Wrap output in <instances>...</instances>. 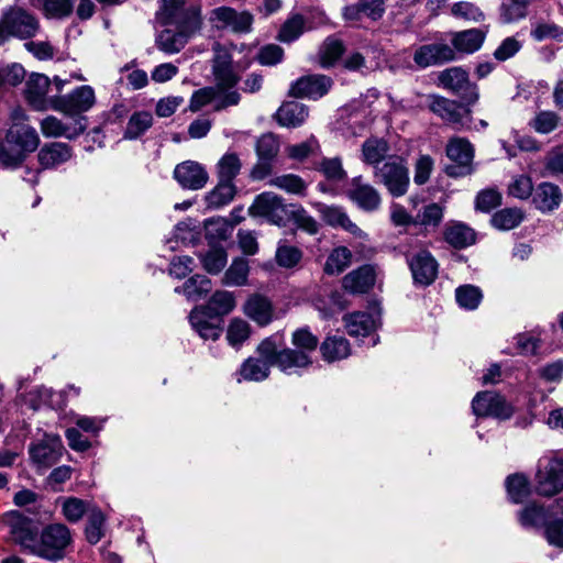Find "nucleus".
<instances>
[{
	"label": "nucleus",
	"mask_w": 563,
	"mask_h": 563,
	"mask_svg": "<svg viewBox=\"0 0 563 563\" xmlns=\"http://www.w3.org/2000/svg\"><path fill=\"white\" fill-rule=\"evenodd\" d=\"M320 351L327 362H335L347 357L351 353L349 341L342 335L325 338L321 343Z\"/></svg>",
	"instance_id": "nucleus-36"
},
{
	"label": "nucleus",
	"mask_w": 563,
	"mask_h": 563,
	"mask_svg": "<svg viewBox=\"0 0 563 563\" xmlns=\"http://www.w3.org/2000/svg\"><path fill=\"white\" fill-rule=\"evenodd\" d=\"M286 152L290 158L302 162L309 156L319 155L321 147L317 139L311 136L305 142L287 146Z\"/></svg>",
	"instance_id": "nucleus-54"
},
{
	"label": "nucleus",
	"mask_w": 563,
	"mask_h": 563,
	"mask_svg": "<svg viewBox=\"0 0 563 563\" xmlns=\"http://www.w3.org/2000/svg\"><path fill=\"white\" fill-rule=\"evenodd\" d=\"M523 220V212L518 208H505L497 211L490 219L492 224L498 229L508 231L518 227Z\"/></svg>",
	"instance_id": "nucleus-47"
},
{
	"label": "nucleus",
	"mask_w": 563,
	"mask_h": 563,
	"mask_svg": "<svg viewBox=\"0 0 563 563\" xmlns=\"http://www.w3.org/2000/svg\"><path fill=\"white\" fill-rule=\"evenodd\" d=\"M536 492L544 497L556 495L563 489V460L544 457L539 462L536 474Z\"/></svg>",
	"instance_id": "nucleus-8"
},
{
	"label": "nucleus",
	"mask_w": 563,
	"mask_h": 563,
	"mask_svg": "<svg viewBox=\"0 0 563 563\" xmlns=\"http://www.w3.org/2000/svg\"><path fill=\"white\" fill-rule=\"evenodd\" d=\"M429 109L455 130L471 129L472 111L466 104L441 96H430Z\"/></svg>",
	"instance_id": "nucleus-7"
},
{
	"label": "nucleus",
	"mask_w": 563,
	"mask_h": 563,
	"mask_svg": "<svg viewBox=\"0 0 563 563\" xmlns=\"http://www.w3.org/2000/svg\"><path fill=\"white\" fill-rule=\"evenodd\" d=\"M71 156V147L62 142L45 144L37 154L38 163L43 168H54L68 162Z\"/></svg>",
	"instance_id": "nucleus-28"
},
{
	"label": "nucleus",
	"mask_w": 563,
	"mask_h": 563,
	"mask_svg": "<svg viewBox=\"0 0 563 563\" xmlns=\"http://www.w3.org/2000/svg\"><path fill=\"white\" fill-rule=\"evenodd\" d=\"M375 279V268L371 265H364L344 276L343 287L350 292L363 294L374 286Z\"/></svg>",
	"instance_id": "nucleus-27"
},
{
	"label": "nucleus",
	"mask_w": 563,
	"mask_h": 563,
	"mask_svg": "<svg viewBox=\"0 0 563 563\" xmlns=\"http://www.w3.org/2000/svg\"><path fill=\"white\" fill-rule=\"evenodd\" d=\"M268 185L297 196H305L308 187L307 183L295 174L275 176L269 179Z\"/></svg>",
	"instance_id": "nucleus-40"
},
{
	"label": "nucleus",
	"mask_w": 563,
	"mask_h": 563,
	"mask_svg": "<svg viewBox=\"0 0 563 563\" xmlns=\"http://www.w3.org/2000/svg\"><path fill=\"white\" fill-rule=\"evenodd\" d=\"M349 198L364 211H375L382 203L379 192L369 184L363 183L362 177H354L347 190Z\"/></svg>",
	"instance_id": "nucleus-22"
},
{
	"label": "nucleus",
	"mask_w": 563,
	"mask_h": 563,
	"mask_svg": "<svg viewBox=\"0 0 563 563\" xmlns=\"http://www.w3.org/2000/svg\"><path fill=\"white\" fill-rule=\"evenodd\" d=\"M82 120L84 118L76 119L73 123L67 124L54 115H47L40 122V129L45 137L74 140L86 129Z\"/></svg>",
	"instance_id": "nucleus-23"
},
{
	"label": "nucleus",
	"mask_w": 563,
	"mask_h": 563,
	"mask_svg": "<svg viewBox=\"0 0 563 563\" xmlns=\"http://www.w3.org/2000/svg\"><path fill=\"white\" fill-rule=\"evenodd\" d=\"M104 516L99 509H91L88 514V522L85 530L89 543H98L104 534Z\"/></svg>",
	"instance_id": "nucleus-53"
},
{
	"label": "nucleus",
	"mask_w": 563,
	"mask_h": 563,
	"mask_svg": "<svg viewBox=\"0 0 563 563\" xmlns=\"http://www.w3.org/2000/svg\"><path fill=\"white\" fill-rule=\"evenodd\" d=\"M486 37V31L481 29H470L452 34L451 43L453 49L471 54L478 51Z\"/></svg>",
	"instance_id": "nucleus-30"
},
{
	"label": "nucleus",
	"mask_w": 563,
	"mask_h": 563,
	"mask_svg": "<svg viewBox=\"0 0 563 563\" xmlns=\"http://www.w3.org/2000/svg\"><path fill=\"white\" fill-rule=\"evenodd\" d=\"M343 44L341 41L329 37L320 49V63L323 67L332 66L342 55Z\"/></svg>",
	"instance_id": "nucleus-60"
},
{
	"label": "nucleus",
	"mask_w": 563,
	"mask_h": 563,
	"mask_svg": "<svg viewBox=\"0 0 563 563\" xmlns=\"http://www.w3.org/2000/svg\"><path fill=\"white\" fill-rule=\"evenodd\" d=\"M203 268L209 274L220 273L228 262V256L222 247L212 246L206 254L200 256Z\"/></svg>",
	"instance_id": "nucleus-56"
},
{
	"label": "nucleus",
	"mask_w": 563,
	"mask_h": 563,
	"mask_svg": "<svg viewBox=\"0 0 563 563\" xmlns=\"http://www.w3.org/2000/svg\"><path fill=\"white\" fill-rule=\"evenodd\" d=\"M282 345V338L278 334L266 338L257 346L258 358L268 363L271 366L276 365L286 374L297 373L298 369L311 365L312 361L306 353L296 352L291 349L279 351Z\"/></svg>",
	"instance_id": "nucleus-3"
},
{
	"label": "nucleus",
	"mask_w": 563,
	"mask_h": 563,
	"mask_svg": "<svg viewBox=\"0 0 563 563\" xmlns=\"http://www.w3.org/2000/svg\"><path fill=\"white\" fill-rule=\"evenodd\" d=\"M271 365L258 357L247 358L240 368L242 379L262 382L269 375Z\"/></svg>",
	"instance_id": "nucleus-44"
},
{
	"label": "nucleus",
	"mask_w": 563,
	"mask_h": 563,
	"mask_svg": "<svg viewBox=\"0 0 563 563\" xmlns=\"http://www.w3.org/2000/svg\"><path fill=\"white\" fill-rule=\"evenodd\" d=\"M3 522L10 528V533L18 544L30 552L36 537L32 521L20 511H9L3 516Z\"/></svg>",
	"instance_id": "nucleus-19"
},
{
	"label": "nucleus",
	"mask_w": 563,
	"mask_h": 563,
	"mask_svg": "<svg viewBox=\"0 0 563 563\" xmlns=\"http://www.w3.org/2000/svg\"><path fill=\"white\" fill-rule=\"evenodd\" d=\"M250 324L242 319H233L227 331V340L230 345L236 347L241 345L250 336Z\"/></svg>",
	"instance_id": "nucleus-58"
},
{
	"label": "nucleus",
	"mask_w": 563,
	"mask_h": 563,
	"mask_svg": "<svg viewBox=\"0 0 563 563\" xmlns=\"http://www.w3.org/2000/svg\"><path fill=\"white\" fill-rule=\"evenodd\" d=\"M438 80L439 86L459 96L467 106L474 104L479 98L477 87L468 80L467 73L461 67L440 71Z\"/></svg>",
	"instance_id": "nucleus-10"
},
{
	"label": "nucleus",
	"mask_w": 563,
	"mask_h": 563,
	"mask_svg": "<svg viewBox=\"0 0 563 563\" xmlns=\"http://www.w3.org/2000/svg\"><path fill=\"white\" fill-rule=\"evenodd\" d=\"M455 298L460 307L474 310L478 307L483 294L481 289L473 285H463L456 288Z\"/></svg>",
	"instance_id": "nucleus-55"
},
{
	"label": "nucleus",
	"mask_w": 563,
	"mask_h": 563,
	"mask_svg": "<svg viewBox=\"0 0 563 563\" xmlns=\"http://www.w3.org/2000/svg\"><path fill=\"white\" fill-rule=\"evenodd\" d=\"M212 312L205 307H196L189 314V321L192 329L203 340L216 341L221 335V328L218 322H214Z\"/></svg>",
	"instance_id": "nucleus-26"
},
{
	"label": "nucleus",
	"mask_w": 563,
	"mask_h": 563,
	"mask_svg": "<svg viewBox=\"0 0 563 563\" xmlns=\"http://www.w3.org/2000/svg\"><path fill=\"white\" fill-rule=\"evenodd\" d=\"M346 331L352 336L369 335L377 327V318L368 312H353L344 317Z\"/></svg>",
	"instance_id": "nucleus-31"
},
{
	"label": "nucleus",
	"mask_w": 563,
	"mask_h": 563,
	"mask_svg": "<svg viewBox=\"0 0 563 563\" xmlns=\"http://www.w3.org/2000/svg\"><path fill=\"white\" fill-rule=\"evenodd\" d=\"M451 13L472 22H482L485 20L484 12L476 4L467 1L456 2L451 8Z\"/></svg>",
	"instance_id": "nucleus-61"
},
{
	"label": "nucleus",
	"mask_w": 563,
	"mask_h": 563,
	"mask_svg": "<svg viewBox=\"0 0 563 563\" xmlns=\"http://www.w3.org/2000/svg\"><path fill=\"white\" fill-rule=\"evenodd\" d=\"M351 261V251L345 246H338L329 254L323 271L328 275H339L350 266Z\"/></svg>",
	"instance_id": "nucleus-42"
},
{
	"label": "nucleus",
	"mask_w": 563,
	"mask_h": 563,
	"mask_svg": "<svg viewBox=\"0 0 563 563\" xmlns=\"http://www.w3.org/2000/svg\"><path fill=\"white\" fill-rule=\"evenodd\" d=\"M234 307L235 298L233 292L227 290H218L211 296L208 305L205 308L218 317L230 313Z\"/></svg>",
	"instance_id": "nucleus-50"
},
{
	"label": "nucleus",
	"mask_w": 563,
	"mask_h": 563,
	"mask_svg": "<svg viewBox=\"0 0 563 563\" xmlns=\"http://www.w3.org/2000/svg\"><path fill=\"white\" fill-rule=\"evenodd\" d=\"M562 200V194L556 185L551 183L540 184L533 196V203L542 212H549L556 209Z\"/></svg>",
	"instance_id": "nucleus-32"
},
{
	"label": "nucleus",
	"mask_w": 563,
	"mask_h": 563,
	"mask_svg": "<svg viewBox=\"0 0 563 563\" xmlns=\"http://www.w3.org/2000/svg\"><path fill=\"white\" fill-rule=\"evenodd\" d=\"M174 177L183 188L190 190L203 188L209 179L206 168L195 161L178 164L175 167Z\"/></svg>",
	"instance_id": "nucleus-21"
},
{
	"label": "nucleus",
	"mask_w": 563,
	"mask_h": 563,
	"mask_svg": "<svg viewBox=\"0 0 563 563\" xmlns=\"http://www.w3.org/2000/svg\"><path fill=\"white\" fill-rule=\"evenodd\" d=\"M96 103L95 90L91 86L85 85L75 88L67 95L54 96L52 110L65 115L80 119L81 114L89 111Z\"/></svg>",
	"instance_id": "nucleus-6"
},
{
	"label": "nucleus",
	"mask_w": 563,
	"mask_h": 563,
	"mask_svg": "<svg viewBox=\"0 0 563 563\" xmlns=\"http://www.w3.org/2000/svg\"><path fill=\"white\" fill-rule=\"evenodd\" d=\"M446 155L451 161L456 163L455 166L448 168V173L450 175L464 176L471 173L474 148L466 139H452L446 146Z\"/></svg>",
	"instance_id": "nucleus-17"
},
{
	"label": "nucleus",
	"mask_w": 563,
	"mask_h": 563,
	"mask_svg": "<svg viewBox=\"0 0 563 563\" xmlns=\"http://www.w3.org/2000/svg\"><path fill=\"white\" fill-rule=\"evenodd\" d=\"M48 18H64L71 13L74 0H33Z\"/></svg>",
	"instance_id": "nucleus-52"
},
{
	"label": "nucleus",
	"mask_w": 563,
	"mask_h": 563,
	"mask_svg": "<svg viewBox=\"0 0 563 563\" xmlns=\"http://www.w3.org/2000/svg\"><path fill=\"white\" fill-rule=\"evenodd\" d=\"M313 207L329 225L341 227L351 233H356L360 231L357 225L350 220L342 208L335 206H327L321 202L313 203Z\"/></svg>",
	"instance_id": "nucleus-33"
},
{
	"label": "nucleus",
	"mask_w": 563,
	"mask_h": 563,
	"mask_svg": "<svg viewBox=\"0 0 563 563\" xmlns=\"http://www.w3.org/2000/svg\"><path fill=\"white\" fill-rule=\"evenodd\" d=\"M235 192L233 183L219 179L218 185L206 197L207 205L214 209L221 208L232 201Z\"/></svg>",
	"instance_id": "nucleus-41"
},
{
	"label": "nucleus",
	"mask_w": 563,
	"mask_h": 563,
	"mask_svg": "<svg viewBox=\"0 0 563 563\" xmlns=\"http://www.w3.org/2000/svg\"><path fill=\"white\" fill-rule=\"evenodd\" d=\"M51 87V80L43 74H32L26 82L24 96L27 103L37 111L52 109L53 97L48 98L47 93Z\"/></svg>",
	"instance_id": "nucleus-18"
},
{
	"label": "nucleus",
	"mask_w": 563,
	"mask_h": 563,
	"mask_svg": "<svg viewBox=\"0 0 563 563\" xmlns=\"http://www.w3.org/2000/svg\"><path fill=\"white\" fill-rule=\"evenodd\" d=\"M375 177L394 197H401L408 190L409 173L400 157H390L382 166L376 167Z\"/></svg>",
	"instance_id": "nucleus-9"
},
{
	"label": "nucleus",
	"mask_w": 563,
	"mask_h": 563,
	"mask_svg": "<svg viewBox=\"0 0 563 563\" xmlns=\"http://www.w3.org/2000/svg\"><path fill=\"white\" fill-rule=\"evenodd\" d=\"M289 210L290 205H286L284 199L274 192L258 195L249 208L251 216L265 218L268 222L279 227L285 224Z\"/></svg>",
	"instance_id": "nucleus-11"
},
{
	"label": "nucleus",
	"mask_w": 563,
	"mask_h": 563,
	"mask_svg": "<svg viewBox=\"0 0 563 563\" xmlns=\"http://www.w3.org/2000/svg\"><path fill=\"white\" fill-rule=\"evenodd\" d=\"M388 144L382 139H368L362 145L363 161L369 165L379 167L378 164L388 153Z\"/></svg>",
	"instance_id": "nucleus-45"
},
{
	"label": "nucleus",
	"mask_w": 563,
	"mask_h": 563,
	"mask_svg": "<svg viewBox=\"0 0 563 563\" xmlns=\"http://www.w3.org/2000/svg\"><path fill=\"white\" fill-rule=\"evenodd\" d=\"M209 21L217 30H229L233 33H250L254 22L249 11H236L231 7H218L210 11Z\"/></svg>",
	"instance_id": "nucleus-12"
},
{
	"label": "nucleus",
	"mask_w": 563,
	"mask_h": 563,
	"mask_svg": "<svg viewBox=\"0 0 563 563\" xmlns=\"http://www.w3.org/2000/svg\"><path fill=\"white\" fill-rule=\"evenodd\" d=\"M276 117L280 125L296 128L301 125L308 118V108L298 101L285 102L278 109Z\"/></svg>",
	"instance_id": "nucleus-34"
},
{
	"label": "nucleus",
	"mask_w": 563,
	"mask_h": 563,
	"mask_svg": "<svg viewBox=\"0 0 563 563\" xmlns=\"http://www.w3.org/2000/svg\"><path fill=\"white\" fill-rule=\"evenodd\" d=\"M412 277L417 284L428 286L438 274V263L428 251L418 252L409 262Z\"/></svg>",
	"instance_id": "nucleus-25"
},
{
	"label": "nucleus",
	"mask_w": 563,
	"mask_h": 563,
	"mask_svg": "<svg viewBox=\"0 0 563 563\" xmlns=\"http://www.w3.org/2000/svg\"><path fill=\"white\" fill-rule=\"evenodd\" d=\"M243 311L258 325H267L273 320V305L268 298L262 295H252L244 303Z\"/></svg>",
	"instance_id": "nucleus-29"
},
{
	"label": "nucleus",
	"mask_w": 563,
	"mask_h": 563,
	"mask_svg": "<svg viewBox=\"0 0 563 563\" xmlns=\"http://www.w3.org/2000/svg\"><path fill=\"white\" fill-rule=\"evenodd\" d=\"M332 87V80L325 75H307L297 79L290 87V95L297 98L317 100Z\"/></svg>",
	"instance_id": "nucleus-20"
},
{
	"label": "nucleus",
	"mask_w": 563,
	"mask_h": 563,
	"mask_svg": "<svg viewBox=\"0 0 563 563\" xmlns=\"http://www.w3.org/2000/svg\"><path fill=\"white\" fill-rule=\"evenodd\" d=\"M559 115L553 111H541L539 112L530 125L536 132L541 134H548L554 131L559 124Z\"/></svg>",
	"instance_id": "nucleus-64"
},
{
	"label": "nucleus",
	"mask_w": 563,
	"mask_h": 563,
	"mask_svg": "<svg viewBox=\"0 0 563 563\" xmlns=\"http://www.w3.org/2000/svg\"><path fill=\"white\" fill-rule=\"evenodd\" d=\"M531 36L538 41L556 40L563 41V29L554 23L537 22L531 29Z\"/></svg>",
	"instance_id": "nucleus-62"
},
{
	"label": "nucleus",
	"mask_w": 563,
	"mask_h": 563,
	"mask_svg": "<svg viewBox=\"0 0 563 563\" xmlns=\"http://www.w3.org/2000/svg\"><path fill=\"white\" fill-rule=\"evenodd\" d=\"M168 25L156 36L157 47L166 54H175L185 47L189 38L202 25L201 7L194 5L187 12L176 15V19H165Z\"/></svg>",
	"instance_id": "nucleus-1"
},
{
	"label": "nucleus",
	"mask_w": 563,
	"mask_h": 563,
	"mask_svg": "<svg viewBox=\"0 0 563 563\" xmlns=\"http://www.w3.org/2000/svg\"><path fill=\"white\" fill-rule=\"evenodd\" d=\"M472 410L476 417H494L501 420L508 419L512 415V408L506 399L501 395L488 390L475 395Z\"/></svg>",
	"instance_id": "nucleus-14"
},
{
	"label": "nucleus",
	"mask_w": 563,
	"mask_h": 563,
	"mask_svg": "<svg viewBox=\"0 0 563 563\" xmlns=\"http://www.w3.org/2000/svg\"><path fill=\"white\" fill-rule=\"evenodd\" d=\"M40 24L35 16L19 7L2 10L0 15V46L11 38L26 40L36 35Z\"/></svg>",
	"instance_id": "nucleus-4"
},
{
	"label": "nucleus",
	"mask_w": 563,
	"mask_h": 563,
	"mask_svg": "<svg viewBox=\"0 0 563 563\" xmlns=\"http://www.w3.org/2000/svg\"><path fill=\"white\" fill-rule=\"evenodd\" d=\"M506 488L510 500L515 504L522 503L530 494L529 481L521 474L508 476Z\"/></svg>",
	"instance_id": "nucleus-51"
},
{
	"label": "nucleus",
	"mask_w": 563,
	"mask_h": 563,
	"mask_svg": "<svg viewBox=\"0 0 563 563\" xmlns=\"http://www.w3.org/2000/svg\"><path fill=\"white\" fill-rule=\"evenodd\" d=\"M242 164L238 154L228 152L217 164L218 178L225 181L233 183V179L239 175Z\"/></svg>",
	"instance_id": "nucleus-48"
},
{
	"label": "nucleus",
	"mask_w": 563,
	"mask_h": 563,
	"mask_svg": "<svg viewBox=\"0 0 563 563\" xmlns=\"http://www.w3.org/2000/svg\"><path fill=\"white\" fill-rule=\"evenodd\" d=\"M455 59L454 49L448 44L433 43L420 46L413 55L415 63L426 68Z\"/></svg>",
	"instance_id": "nucleus-24"
},
{
	"label": "nucleus",
	"mask_w": 563,
	"mask_h": 563,
	"mask_svg": "<svg viewBox=\"0 0 563 563\" xmlns=\"http://www.w3.org/2000/svg\"><path fill=\"white\" fill-rule=\"evenodd\" d=\"M212 288L211 280L203 275H195L187 279L183 286L175 288L176 294H183L187 299L197 301L205 297Z\"/></svg>",
	"instance_id": "nucleus-37"
},
{
	"label": "nucleus",
	"mask_w": 563,
	"mask_h": 563,
	"mask_svg": "<svg viewBox=\"0 0 563 563\" xmlns=\"http://www.w3.org/2000/svg\"><path fill=\"white\" fill-rule=\"evenodd\" d=\"M212 74L214 81L220 90H229L233 88L240 77L233 68L231 47L214 43L212 46Z\"/></svg>",
	"instance_id": "nucleus-13"
},
{
	"label": "nucleus",
	"mask_w": 563,
	"mask_h": 563,
	"mask_svg": "<svg viewBox=\"0 0 563 563\" xmlns=\"http://www.w3.org/2000/svg\"><path fill=\"white\" fill-rule=\"evenodd\" d=\"M216 87H205L195 91L190 98L189 109L192 112L199 111L205 106L216 102L214 109L220 111L230 106H236L240 101V95L238 91H230L222 97H218L219 92H224Z\"/></svg>",
	"instance_id": "nucleus-16"
},
{
	"label": "nucleus",
	"mask_w": 563,
	"mask_h": 563,
	"mask_svg": "<svg viewBox=\"0 0 563 563\" xmlns=\"http://www.w3.org/2000/svg\"><path fill=\"white\" fill-rule=\"evenodd\" d=\"M288 219H291L299 229L309 234H316L319 230L318 222L299 205L290 203Z\"/></svg>",
	"instance_id": "nucleus-57"
},
{
	"label": "nucleus",
	"mask_w": 563,
	"mask_h": 563,
	"mask_svg": "<svg viewBox=\"0 0 563 563\" xmlns=\"http://www.w3.org/2000/svg\"><path fill=\"white\" fill-rule=\"evenodd\" d=\"M40 144L36 130L26 123H12L0 142V162L8 167L21 164Z\"/></svg>",
	"instance_id": "nucleus-2"
},
{
	"label": "nucleus",
	"mask_w": 563,
	"mask_h": 563,
	"mask_svg": "<svg viewBox=\"0 0 563 563\" xmlns=\"http://www.w3.org/2000/svg\"><path fill=\"white\" fill-rule=\"evenodd\" d=\"M444 239L453 247L463 249L475 242V233L462 222L450 221L444 229Z\"/></svg>",
	"instance_id": "nucleus-35"
},
{
	"label": "nucleus",
	"mask_w": 563,
	"mask_h": 563,
	"mask_svg": "<svg viewBox=\"0 0 563 563\" xmlns=\"http://www.w3.org/2000/svg\"><path fill=\"white\" fill-rule=\"evenodd\" d=\"M533 0H503L499 5V20L504 24L515 23L528 14Z\"/></svg>",
	"instance_id": "nucleus-38"
},
{
	"label": "nucleus",
	"mask_w": 563,
	"mask_h": 563,
	"mask_svg": "<svg viewBox=\"0 0 563 563\" xmlns=\"http://www.w3.org/2000/svg\"><path fill=\"white\" fill-rule=\"evenodd\" d=\"M302 252L291 245L280 244L276 251V262L279 266L285 268L295 267L301 260Z\"/></svg>",
	"instance_id": "nucleus-63"
},
{
	"label": "nucleus",
	"mask_w": 563,
	"mask_h": 563,
	"mask_svg": "<svg viewBox=\"0 0 563 563\" xmlns=\"http://www.w3.org/2000/svg\"><path fill=\"white\" fill-rule=\"evenodd\" d=\"M70 543L69 529L65 525L53 523L43 529L40 539L35 537L30 553L48 561H58Z\"/></svg>",
	"instance_id": "nucleus-5"
},
{
	"label": "nucleus",
	"mask_w": 563,
	"mask_h": 563,
	"mask_svg": "<svg viewBox=\"0 0 563 563\" xmlns=\"http://www.w3.org/2000/svg\"><path fill=\"white\" fill-rule=\"evenodd\" d=\"M443 219V208L438 203L424 206L413 218V224L426 231L435 230Z\"/></svg>",
	"instance_id": "nucleus-43"
},
{
	"label": "nucleus",
	"mask_w": 563,
	"mask_h": 563,
	"mask_svg": "<svg viewBox=\"0 0 563 563\" xmlns=\"http://www.w3.org/2000/svg\"><path fill=\"white\" fill-rule=\"evenodd\" d=\"M545 516L542 506L531 503L519 512V522L526 528L538 527L545 520Z\"/></svg>",
	"instance_id": "nucleus-59"
},
{
	"label": "nucleus",
	"mask_w": 563,
	"mask_h": 563,
	"mask_svg": "<svg viewBox=\"0 0 563 563\" xmlns=\"http://www.w3.org/2000/svg\"><path fill=\"white\" fill-rule=\"evenodd\" d=\"M153 125V114L150 111H135L129 119L124 137L136 140Z\"/></svg>",
	"instance_id": "nucleus-39"
},
{
	"label": "nucleus",
	"mask_w": 563,
	"mask_h": 563,
	"mask_svg": "<svg viewBox=\"0 0 563 563\" xmlns=\"http://www.w3.org/2000/svg\"><path fill=\"white\" fill-rule=\"evenodd\" d=\"M249 272V262L244 258H235L224 273L222 283L227 286H244L247 283Z\"/></svg>",
	"instance_id": "nucleus-46"
},
{
	"label": "nucleus",
	"mask_w": 563,
	"mask_h": 563,
	"mask_svg": "<svg viewBox=\"0 0 563 563\" xmlns=\"http://www.w3.org/2000/svg\"><path fill=\"white\" fill-rule=\"evenodd\" d=\"M308 30L305 15L294 14L283 24L278 37L282 42L290 43Z\"/></svg>",
	"instance_id": "nucleus-49"
},
{
	"label": "nucleus",
	"mask_w": 563,
	"mask_h": 563,
	"mask_svg": "<svg viewBox=\"0 0 563 563\" xmlns=\"http://www.w3.org/2000/svg\"><path fill=\"white\" fill-rule=\"evenodd\" d=\"M63 442L57 434H45L44 438L30 446L29 453L38 467H49L55 464L63 452Z\"/></svg>",
	"instance_id": "nucleus-15"
}]
</instances>
